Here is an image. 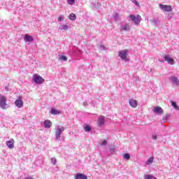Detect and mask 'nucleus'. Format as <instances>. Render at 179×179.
<instances>
[{"instance_id": "e433bc0d", "label": "nucleus", "mask_w": 179, "mask_h": 179, "mask_svg": "<svg viewBox=\"0 0 179 179\" xmlns=\"http://www.w3.org/2000/svg\"><path fill=\"white\" fill-rule=\"evenodd\" d=\"M83 104L85 107H86V106H87V102L84 101Z\"/></svg>"}, {"instance_id": "f8f14e48", "label": "nucleus", "mask_w": 179, "mask_h": 179, "mask_svg": "<svg viewBox=\"0 0 179 179\" xmlns=\"http://www.w3.org/2000/svg\"><path fill=\"white\" fill-rule=\"evenodd\" d=\"M105 122H106V120H105V119H104V117L101 116V117H99V119H98L97 126H98L99 128H101V127H104Z\"/></svg>"}, {"instance_id": "393cba45", "label": "nucleus", "mask_w": 179, "mask_h": 179, "mask_svg": "<svg viewBox=\"0 0 179 179\" xmlns=\"http://www.w3.org/2000/svg\"><path fill=\"white\" fill-rule=\"evenodd\" d=\"M113 20L115 22H117V20H120V15H118V13H115L113 15Z\"/></svg>"}, {"instance_id": "9b49d317", "label": "nucleus", "mask_w": 179, "mask_h": 179, "mask_svg": "<svg viewBox=\"0 0 179 179\" xmlns=\"http://www.w3.org/2000/svg\"><path fill=\"white\" fill-rule=\"evenodd\" d=\"M153 112L155 114H158V115H162V114L164 113V110H163V108L160 106H157L154 108Z\"/></svg>"}, {"instance_id": "9d476101", "label": "nucleus", "mask_w": 179, "mask_h": 179, "mask_svg": "<svg viewBox=\"0 0 179 179\" xmlns=\"http://www.w3.org/2000/svg\"><path fill=\"white\" fill-rule=\"evenodd\" d=\"M6 145L8 149H13V148H15V140L13 138H10L9 141L6 142Z\"/></svg>"}, {"instance_id": "cd10ccee", "label": "nucleus", "mask_w": 179, "mask_h": 179, "mask_svg": "<svg viewBox=\"0 0 179 179\" xmlns=\"http://www.w3.org/2000/svg\"><path fill=\"white\" fill-rule=\"evenodd\" d=\"M51 163L53 164L54 166H55V164H57V159L55 157L52 158Z\"/></svg>"}, {"instance_id": "7ed1b4c3", "label": "nucleus", "mask_w": 179, "mask_h": 179, "mask_svg": "<svg viewBox=\"0 0 179 179\" xmlns=\"http://www.w3.org/2000/svg\"><path fill=\"white\" fill-rule=\"evenodd\" d=\"M32 80L34 82V83H36V85H43V83H44L45 81V80L41 77V76L36 73L33 75Z\"/></svg>"}, {"instance_id": "f03ea898", "label": "nucleus", "mask_w": 179, "mask_h": 179, "mask_svg": "<svg viewBox=\"0 0 179 179\" xmlns=\"http://www.w3.org/2000/svg\"><path fill=\"white\" fill-rule=\"evenodd\" d=\"M118 55L120 58H121L122 61H124V62H129V58H128V50H120Z\"/></svg>"}, {"instance_id": "bb28decb", "label": "nucleus", "mask_w": 179, "mask_h": 179, "mask_svg": "<svg viewBox=\"0 0 179 179\" xmlns=\"http://www.w3.org/2000/svg\"><path fill=\"white\" fill-rule=\"evenodd\" d=\"M85 132H90V126L86 125L85 127Z\"/></svg>"}, {"instance_id": "2eb2a0df", "label": "nucleus", "mask_w": 179, "mask_h": 179, "mask_svg": "<svg viewBox=\"0 0 179 179\" xmlns=\"http://www.w3.org/2000/svg\"><path fill=\"white\" fill-rule=\"evenodd\" d=\"M43 127L46 128V129H50V128L52 127V122L50 120H46L43 122Z\"/></svg>"}, {"instance_id": "20e7f679", "label": "nucleus", "mask_w": 179, "mask_h": 179, "mask_svg": "<svg viewBox=\"0 0 179 179\" xmlns=\"http://www.w3.org/2000/svg\"><path fill=\"white\" fill-rule=\"evenodd\" d=\"M7 99L3 95H0V107L2 110H6L9 108V104L6 103Z\"/></svg>"}, {"instance_id": "39448f33", "label": "nucleus", "mask_w": 179, "mask_h": 179, "mask_svg": "<svg viewBox=\"0 0 179 179\" xmlns=\"http://www.w3.org/2000/svg\"><path fill=\"white\" fill-rule=\"evenodd\" d=\"M129 18L132 20V22H134L136 26H138V24L141 23V21L142 20V17H141L139 15L136 16L134 15H130Z\"/></svg>"}, {"instance_id": "6e6552de", "label": "nucleus", "mask_w": 179, "mask_h": 179, "mask_svg": "<svg viewBox=\"0 0 179 179\" xmlns=\"http://www.w3.org/2000/svg\"><path fill=\"white\" fill-rule=\"evenodd\" d=\"M164 61H166L169 65H174L176 64V61H174V59L171 58L169 55H165L164 56Z\"/></svg>"}, {"instance_id": "5701e85b", "label": "nucleus", "mask_w": 179, "mask_h": 179, "mask_svg": "<svg viewBox=\"0 0 179 179\" xmlns=\"http://www.w3.org/2000/svg\"><path fill=\"white\" fill-rule=\"evenodd\" d=\"M123 159H124V160H129V159H131V155L128 153H125L123 155Z\"/></svg>"}, {"instance_id": "dca6fc26", "label": "nucleus", "mask_w": 179, "mask_h": 179, "mask_svg": "<svg viewBox=\"0 0 179 179\" xmlns=\"http://www.w3.org/2000/svg\"><path fill=\"white\" fill-rule=\"evenodd\" d=\"M24 40L25 43H33V41H34V38L29 34L24 36Z\"/></svg>"}, {"instance_id": "b1692460", "label": "nucleus", "mask_w": 179, "mask_h": 179, "mask_svg": "<svg viewBox=\"0 0 179 179\" xmlns=\"http://www.w3.org/2000/svg\"><path fill=\"white\" fill-rule=\"evenodd\" d=\"M144 179H157L156 177L152 176V175H145Z\"/></svg>"}, {"instance_id": "a878e982", "label": "nucleus", "mask_w": 179, "mask_h": 179, "mask_svg": "<svg viewBox=\"0 0 179 179\" xmlns=\"http://www.w3.org/2000/svg\"><path fill=\"white\" fill-rule=\"evenodd\" d=\"M132 3H134L136 6H137L138 8H139L141 6L139 4V2H138V1L136 0H131Z\"/></svg>"}, {"instance_id": "72a5a7b5", "label": "nucleus", "mask_w": 179, "mask_h": 179, "mask_svg": "<svg viewBox=\"0 0 179 179\" xmlns=\"http://www.w3.org/2000/svg\"><path fill=\"white\" fill-rule=\"evenodd\" d=\"M152 22L154 23V24H157V23H159V20L154 19L152 20Z\"/></svg>"}, {"instance_id": "c9c22d12", "label": "nucleus", "mask_w": 179, "mask_h": 179, "mask_svg": "<svg viewBox=\"0 0 179 179\" xmlns=\"http://www.w3.org/2000/svg\"><path fill=\"white\" fill-rule=\"evenodd\" d=\"M152 139H153L154 141H156V140L157 139V136H156V135H152Z\"/></svg>"}, {"instance_id": "f257e3e1", "label": "nucleus", "mask_w": 179, "mask_h": 179, "mask_svg": "<svg viewBox=\"0 0 179 179\" xmlns=\"http://www.w3.org/2000/svg\"><path fill=\"white\" fill-rule=\"evenodd\" d=\"M66 128L62 126L56 125L55 128V136L56 141H59L61 139V136L64 131H65Z\"/></svg>"}, {"instance_id": "4468645a", "label": "nucleus", "mask_w": 179, "mask_h": 179, "mask_svg": "<svg viewBox=\"0 0 179 179\" xmlns=\"http://www.w3.org/2000/svg\"><path fill=\"white\" fill-rule=\"evenodd\" d=\"M15 104L18 108H22V107H23V101L22 100V97H19V99L15 100Z\"/></svg>"}, {"instance_id": "f704fd0d", "label": "nucleus", "mask_w": 179, "mask_h": 179, "mask_svg": "<svg viewBox=\"0 0 179 179\" xmlns=\"http://www.w3.org/2000/svg\"><path fill=\"white\" fill-rule=\"evenodd\" d=\"M101 145L102 146H106V145H107V141L106 140H104L101 143Z\"/></svg>"}, {"instance_id": "4be33fe9", "label": "nucleus", "mask_w": 179, "mask_h": 179, "mask_svg": "<svg viewBox=\"0 0 179 179\" xmlns=\"http://www.w3.org/2000/svg\"><path fill=\"white\" fill-rule=\"evenodd\" d=\"M70 20H76V15L74 13H71L69 16Z\"/></svg>"}, {"instance_id": "412c9836", "label": "nucleus", "mask_w": 179, "mask_h": 179, "mask_svg": "<svg viewBox=\"0 0 179 179\" xmlns=\"http://www.w3.org/2000/svg\"><path fill=\"white\" fill-rule=\"evenodd\" d=\"M59 60L66 62L68 61V57L65 55H59Z\"/></svg>"}, {"instance_id": "58836bf2", "label": "nucleus", "mask_w": 179, "mask_h": 179, "mask_svg": "<svg viewBox=\"0 0 179 179\" xmlns=\"http://www.w3.org/2000/svg\"><path fill=\"white\" fill-rule=\"evenodd\" d=\"M96 5L99 6V3H96Z\"/></svg>"}, {"instance_id": "2f4dec72", "label": "nucleus", "mask_w": 179, "mask_h": 179, "mask_svg": "<svg viewBox=\"0 0 179 179\" xmlns=\"http://www.w3.org/2000/svg\"><path fill=\"white\" fill-rule=\"evenodd\" d=\"M169 118H170L169 115H166L165 116L163 117L164 121H167V120H169Z\"/></svg>"}, {"instance_id": "473e14b6", "label": "nucleus", "mask_w": 179, "mask_h": 179, "mask_svg": "<svg viewBox=\"0 0 179 179\" xmlns=\"http://www.w3.org/2000/svg\"><path fill=\"white\" fill-rule=\"evenodd\" d=\"M64 19V15H60L57 18L58 22H62V20Z\"/></svg>"}, {"instance_id": "423d86ee", "label": "nucleus", "mask_w": 179, "mask_h": 179, "mask_svg": "<svg viewBox=\"0 0 179 179\" xmlns=\"http://www.w3.org/2000/svg\"><path fill=\"white\" fill-rule=\"evenodd\" d=\"M159 6L164 12H171L173 10V7H171V6L159 4Z\"/></svg>"}, {"instance_id": "0eeeda50", "label": "nucleus", "mask_w": 179, "mask_h": 179, "mask_svg": "<svg viewBox=\"0 0 179 179\" xmlns=\"http://www.w3.org/2000/svg\"><path fill=\"white\" fill-rule=\"evenodd\" d=\"M120 31H131V25L128 23H124L120 26Z\"/></svg>"}, {"instance_id": "1a4fd4ad", "label": "nucleus", "mask_w": 179, "mask_h": 179, "mask_svg": "<svg viewBox=\"0 0 179 179\" xmlns=\"http://www.w3.org/2000/svg\"><path fill=\"white\" fill-rule=\"evenodd\" d=\"M169 80L174 86H179V80L176 76H171L169 78Z\"/></svg>"}, {"instance_id": "ddd939ff", "label": "nucleus", "mask_w": 179, "mask_h": 179, "mask_svg": "<svg viewBox=\"0 0 179 179\" xmlns=\"http://www.w3.org/2000/svg\"><path fill=\"white\" fill-rule=\"evenodd\" d=\"M129 104L133 108H136V107H138V101H136L135 99H130L129 101Z\"/></svg>"}, {"instance_id": "7c9ffc66", "label": "nucleus", "mask_w": 179, "mask_h": 179, "mask_svg": "<svg viewBox=\"0 0 179 179\" xmlns=\"http://www.w3.org/2000/svg\"><path fill=\"white\" fill-rule=\"evenodd\" d=\"M172 106L176 110H178V106L175 102H172Z\"/></svg>"}, {"instance_id": "a211bd4d", "label": "nucleus", "mask_w": 179, "mask_h": 179, "mask_svg": "<svg viewBox=\"0 0 179 179\" xmlns=\"http://www.w3.org/2000/svg\"><path fill=\"white\" fill-rule=\"evenodd\" d=\"M154 160H155V158H153V157H150L145 162L146 166H150V164L153 163Z\"/></svg>"}, {"instance_id": "c756f323", "label": "nucleus", "mask_w": 179, "mask_h": 179, "mask_svg": "<svg viewBox=\"0 0 179 179\" xmlns=\"http://www.w3.org/2000/svg\"><path fill=\"white\" fill-rule=\"evenodd\" d=\"M69 5H75V0H67Z\"/></svg>"}, {"instance_id": "4c0bfd02", "label": "nucleus", "mask_w": 179, "mask_h": 179, "mask_svg": "<svg viewBox=\"0 0 179 179\" xmlns=\"http://www.w3.org/2000/svg\"><path fill=\"white\" fill-rule=\"evenodd\" d=\"M101 50H106V47L103 45H101Z\"/></svg>"}, {"instance_id": "f3484780", "label": "nucleus", "mask_w": 179, "mask_h": 179, "mask_svg": "<svg viewBox=\"0 0 179 179\" xmlns=\"http://www.w3.org/2000/svg\"><path fill=\"white\" fill-rule=\"evenodd\" d=\"M74 179H87V176L83 173H77Z\"/></svg>"}, {"instance_id": "aec40b11", "label": "nucleus", "mask_w": 179, "mask_h": 179, "mask_svg": "<svg viewBox=\"0 0 179 179\" xmlns=\"http://www.w3.org/2000/svg\"><path fill=\"white\" fill-rule=\"evenodd\" d=\"M59 111L55 108H52L50 110V114H52V115H57V114H59Z\"/></svg>"}, {"instance_id": "6ab92c4d", "label": "nucleus", "mask_w": 179, "mask_h": 179, "mask_svg": "<svg viewBox=\"0 0 179 179\" xmlns=\"http://www.w3.org/2000/svg\"><path fill=\"white\" fill-rule=\"evenodd\" d=\"M68 29H69V26H68L66 24H62L59 27V30H68Z\"/></svg>"}, {"instance_id": "c85d7f7f", "label": "nucleus", "mask_w": 179, "mask_h": 179, "mask_svg": "<svg viewBox=\"0 0 179 179\" xmlns=\"http://www.w3.org/2000/svg\"><path fill=\"white\" fill-rule=\"evenodd\" d=\"M110 152L112 155L115 153V147L110 148Z\"/></svg>"}]
</instances>
